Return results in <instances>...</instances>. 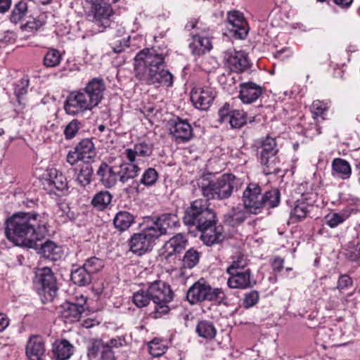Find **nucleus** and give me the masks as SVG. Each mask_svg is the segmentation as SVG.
Masks as SVG:
<instances>
[{
  "instance_id": "nucleus-62",
  "label": "nucleus",
  "mask_w": 360,
  "mask_h": 360,
  "mask_svg": "<svg viewBox=\"0 0 360 360\" xmlns=\"http://www.w3.org/2000/svg\"><path fill=\"white\" fill-rule=\"evenodd\" d=\"M283 260L281 259H276L274 262V269L280 271L283 268Z\"/></svg>"
},
{
  "instance_id": "nucleus-45",
  "label": "nucleus",
  "mask_w": 360,
  "mask_h": 360,
  "mask_svg": "<svg viewBox=\"0 0 360 360\" xmlns=\"http://www.w3.org/2000/svg\"><path fill=\"white\" fill-rule=\"evenodd\" d=\"M27 11V5L26 2L20 1L14 7L10 20L12 22L17 24L21 21L26 15Z\"/></svg>"
},
{
  "instance_id": "nucleus-26",
  "label": "nucleus",
  "mask_w": 360,
  "mask_h": 360,
  "mask_svg": "<svg viewBox=\"0 0 360 360\" xmlns=\"http://www.w3.org/2000/svg\"><path fill=\"white\" fill-rule=\"evenodd\" d=\"M45 181L51 187L53 191L55 188L57 191H63L68 189V181L66 177L56 169H51L49 172V178Z\"/></svg>"
},
{
  "instance_id": "nucleus-60",
  "label": "nucleus",
  "mask_w": 360,
  "mask_h": 360,
  "mask_svg": "<svg viewBox=\"0 0 360 360\" xmlns=\"http://www.w3.org/2000/svg\"><path fill=\"white\" fill-rule=\"evenodd\" d=\"M354 0H333V3L342 8H349Z\"/></svg>"
},
{
  "instance_id": "nucleus-35",
  "label": "nucleus",
  "mask_w": 360,
  "mask_h": 360,
  "mask_svg": "<svg viewBox=\"0 0 360 360\" xmlns=\"http://www.w3.org/2000/svg\"><path fill=\"white\" fill-rule=\"evenodd\" d=\"M281 201V193L278 188H271L262 193V209L276 207Z\"/></svg>"
},
{
  "instance_id": "nucleus-21",
  "label": "nucleus",
  "mask_w": 360,
  "mask_h": 360,
  "mask_svg": "<svg viewBox=\"0 0 360 360\" xmlns=\"http://www.w3.org/2000/svg\"><path fill=\"white\" fill-rule=\"evenodd\" d=\"M187 243L186 236L181 233H177L165 243L162 255L168 259L172 255L179 254L185 250Z\"/></svg>"
},
{
  "instance_id": "nucleus-7",
  "label": "nucleus",
  "mask_w": 360,
  "mask_h": 360,
  "mask_svg": "<svg viewBox=\"0 0 360 360\" xmlns=\"http://www.w3.org/2000/svg\"><path fill=\"white\" fill-rule=\"evenodd\" d=\"M148 288L155 304L154 317L160 318L169 311L167 304L173 300V292L170 286L162 281H155L150 283Z\"/></svg>"
},
{
  "instance_id": "nucleus-23",
  "label": "nucleus",
  "mask_w": 360,
  "mask_h": 360,
  "mask_svg": "<svg viewBox=\"0 0 360 360\" xmlns=\"http://www.w3.org/2000/svg\"><path fill=\"white\" fill-rule=\"evenodd\" d=\"M230 275L227 284L231 288L245 289L251 288L255 283L252 281L251 271L250 269H245L243 271L229 274Z\"/></svg>"
},
{
  "instance_id": "nucleus-48",
  "label": "nucleus",
  "mask_w": 360,
  "mask_h": 360,
  "mask_svg": "<svg viewBox=\"0 0 360 360\" xmlns=\"http://www.w3.org/2000/svg\"><path fill=\"white\" fill-rule=\"evenodd\" d=\"M158 174L153 168L147 169L143 174L141 179V184L150 186L153 185L158 180Z\"/></svg>"
},
{
  "instance_id": "nucleus-30",
  "label": "nucleus",
  "mask_w": 360,
  "mask_h": 360,
  "mask_svg": "<svg viewBox=\"0 0 360 360\" xmlns=\"http://www.w3.org/2000/svg\"><path fill=\"white\" fill-rule=\"evenodd\" d=\"M113 223L117 230L124 231L135 223V217L129 212L120 211L115 216Z\"/></svg>"
},
{
  "instance_id": "nucleus-50",
  "label": "nucleus",
  "mask_w": 360,
  "mask_h": 360,
  "mask_svg": "<svg viewBox=\"0 0 360 360\" xmlns=\"http://www.w3.org/2000/svg\"><path fill=\"white\" fill-rule=\"evenodd\" d=\"M80 126V122L77 120H72L65 127L64 134L67 139L74 138Z\"/></svg>"
},
{
  "instance_id": "nucleus-11",
  "label": "nucleus",
  "mask_w": 360,
  "mask_h": 360,
  "mask_svg": "<svg viewBox=\"0 0 360 360\" xmlns=\"http://www.w3.org/2000/svg\"><path fill=\"white\" fill-rule=\"evenodd\" d=\"M36 283L38 293L43 302H51L58 291L56 278L51 269L48 267L39 269L36 272Z\"/></svg>"
},
{
  "instance_id": "nucleus-37",
  "label": "nucleus",
  "mask_w": 360,
  "mask_h": 360,
  "mask_svg": "<svg viewBox=\"0 0 360 360\" xmlns=\"http://www.w3.org/2000/svg\"><path fill=\"white\" fill-rule=\"evenodd\" d=\"M93 174V167L86 163L80 167L77 174L76 181L82 187H86L91 183Z\"/></svg>"
},
{
  "instance_id": "nucleus-47",
  "label": "nucleus",
  "mask_w": 360,
  "mask_h": 360,
  "mask_svg": "<svg viewBox=\"0 0 360 360\" xmlns=\"http://www.w3.org/2000/svg\"><path fill=\"white\" fill-rule=\"evenodd\" d=\"M328 109L327 103L319 100L314 101L311 106V111L314 119L320 117L322 120H324V115L328 111Z\"/></svg>"
},
{
  "instance_id": "nucleus-27",
  "label": "nucleus",
  "mask_w": 360,
  "mask_h": 360,
  "mask_svg": "<svg viewBox=\"0 0 360 360\" xmlns=\"http://www.w3.org/2000/svg\"><path fill=\"white\" fill-rule=\"evenodd\" d=\"M189 48L193 55L200 56L210 51L212 46L208 37L196 34L193 37Z\"/></svg>"
},
{
  "instance_id": "nucleus-53",
  "label": "nucleus",
  "mask_w": 360,
  "mask_h": 360,
  "mask_svg": "<svg viewBox=\"0 0 360 360\" xmlns=\"http://www.w3.org/2000/svg\"><path fill=\"white\" fill-rule=\"evenodd\" d=\"M352 279L348 275H341L338 281L337 288L342 290L352 285Z\"/></svg>"
},
{
  "instance_id": "nucleus-29",
  "label": "nucleus",
  "mask_w": 360,
  "mask_h": 360,
  "mask_svg": "<svg viewBox=\"0 0 360 360\" xmlns=\"http://www.w3.org/2000/svg\"><path fill=\"white\" fill-rule=\"evenodd\" d=\"M73 346L66 340L56 342L53 346V356L56 360H67L73 354Z\"/></svg>"
},
{
  "instance_id": "nucleus-44",
  "label": "nucleus",
  "mask_w": 360,
  "mask_h": 360,
  "mask_svg": "<svg viewBox=\"0 0 360 360\" xmlns=\"http://www.w3.org/2000/svg\"><path fill=\"white\" fill-rule=\"evenodd\" d=\"M82 266L92 276L93 274L99 272L103 268L104 262L100 258L91 257L86 259Z\"/></svg>"
},
{
  "instance_id": "nucleus-8",
  "label": "nucleus",
  "mask_w": 360,
  "mask_h": 360,
  "mask_svg": "<svg viewBox=\"0 0 360 360\" xmlns=\"http://www.w3.org/2000/svg\"><path fill=\"white\" fill-rule=\"evenodd\" d=\"M224 292L221 289L212 288L206 281L201 278L194 283L187 291L186 298L191 304L204 301L223 300Z\"/></svg>"
},
{
  "instance_id": "nucleus-15",
  "label": "nucleus",
  "mask_w": 360,
  "mask_h": 360,
  "mask_svg": "<svg viewBox=\"0 0 360 360\" xmlns=\"http://www.w3.org/2000/svg\"><path fill=\"white\" fill-rule=\"evenodd\" d=\"M216 96L215 90L211 86L195 87L191 92V101L197 109L207 110Z\"/></svg>"
},
{
  "instance_id": "nucleus-3",
  "label": "nucleus",
  "mask_w": 360,
  "mask_h": 360,
  "mask_svg": "<svg viewBox=\"0 0 360 360\" xmlns=\"http://www.w3.org/2000/svg\"><path fill=\"white\" fill-rule=\"evenodd\" d=\"M183 221L189 229L202 232L201 238L207 245L219 243L224 239L222 228L216 226V212L209 207L207 200L193 201L184 212Z\"/></svg>"
},
{
  "instance_id": "nucleus-54",
  "label": "nucleus",
  "mask_w": 360,
  "mask_h": 360,
  "mask_svg": "<svg viewBox=\"0 0 360 360\" xmlns=\"http://www.w3.org/2000/svg\"><path fill=\"white\" fill-rule=\"evenodd\" d=\"M101 353V360H115L114 352L107 344H103Z\"/></svg>"
},
{
  "instance_id": "nucleus-33",
  "label": "nucleus",
  "mask_w": 360,
  "mask_h": 360,
  "mask_svg": "<svg viewBox=\"0 0 360 360\" xmlns=\"http://www.w3.org/2000/svg\"><path fill=\"white\" fill-rule=\"evenodd\" d=\"M246 218V211L240 207H236L224 215V222L231 226H236L242 224Z\"/></svg>"
},
{
  "instance_id": "nucleus-43",
  "label": "nucleus",
  "mask_w": 360,
  "mask_h": 360,
  "mask_svg": "<svg viewBox=\"0 0 360 360\" xmlns=\"http://www.w3.org/2000/svg\"><path fill=\"white\" fill-rule=\"evenodd\" d=\"M200 253L195 249L191 248L187 250L182 259V267L184 269H192L199 262Z\"/></svg>"
},
{
  "instance_id": "nucleus-57",
  "label": "nucleus",
  "mask_w": 360,
  "mask_h": 360,
  "mask_svg": "<svg viewBox=\"0 0 360 360\" xmlns=\"http://www.w3.org/2000/svg\"><path fill=\"white\" fill-rule=\"evenodd\" d=\"M66 161L70 165H75L79 161H82V158L79 155L77 150L74 148L73 150H70L66 157Z\"/></svg>"
},
{
  "instance_id": "nucleus-36",
  "label": "nucleus",
  "mask_w": 360,
  "mask_h": 360,
  "mask_svg": "<svg viewBox=\"0 0 360 360\" xmlns=\"http://www.w3.org/2000/svg\"><path fill=\"white\" fill-rule=\"evenodd\" d=\"M112 195L108 191H101L97 193L91 200V205L99 211L108 207L112 201Z\"/></svg>"
},
{
  "instance_id": "nucleus-24",
  "label": "nucleus",
  "mask_w": 360,
  "mask_h": 360,
  "mask_svg": "<svg viewBox=\"0 0 360 360\" xmlns=\"http://www.w3.org/2000/svg\"><path fill=\"white\" fill-rule=\"evenodd\" d=\"M262 94L261 86L253 82H244L240 84L239 98L243 103L255 102Z\"/></svg>"
},
{
  "instance_id": "nucleus-16",
  "label": "nucleus",
  "mask_w": 360,
  "mask_h": 360,
  "mask_svg": "<svg viewBox=\"0 0 360 360\" xmlns=\"http://www.w3.org/2000/svg\"><path fill=\"white\" fill-rule=\"evenodd\" d=\"M228 29L237 39H245L248 35L249 27L242 13L233 11L229 12L227 16Z\"/></svg>"
},
{
  "instance_id": "nucleus-31",
  "label": "nucleus",
  "mask_w": 360,
  "mask_h": 360,
  "mask_svg": "<svg viewBox=\"0 0 360 360\" xmlns=\"http://www.w3.org/2000/svg\"><path fill=\"white\" fill-rule=\"evenodd\" d=\"M332 174L342 179H349L351 175L349 162L341 158L334 159L332 162Z\"/></svg>"
},
{
  "instance_id": "nucleus-40",
  "label": "nucleus",
  "mask_w": 360,
  "mask_h": 360,
  "mask_svg": "<svg viewBox=\"0 0 360 360\" xmlns=\"http://www.w3.org/2000/svg\"><path fill=\"white\" fill-rule=\"evenodd\" d=\"M29 84V79L25 77L18 81L14 85V94L19 105H25V96L28 92Z\"/></svg>"
},
{
  "instance_id": "nucleus-5",
  "label": "nucleus",
  "mask_w": 360,
  "mask_h": 360,
  "mask_svg": "<svg viewBox=\"0 0 360 360\" xmlns=\"http://www.w3.org/2000/svg\"><path fill=\"white\" fill-rule=\"evenodd\" d=\"M105 90L104 80L96 77L89 81L84 88L70 91L64 103L66 113L77 116L91 110L103 100Z\"/></svg>"
},
{
  "instance_id": "nucleus-55",
  "label": "nucleus",
  "mask_w": 360,
  "mask_h": 360,
  "mask_svg": "<svg viewBox=\"0 0 360 360\" xmlns=\"http://www.w3.org/2000/svg\"><path fill=\"white\" fill-rule=\"evenodd\" d=\"M105 344H107L110 348L112 349L124 347L127 343L125 338L121 336L112 338L109 342H105Z\"/></svg>"
},
{
  "instance_id": "nucleus-10",
  "label": "nucleus",
  "mask_w": 360,
  "mask_h": 360,
  "mask_svg": "<svg viewBox=\"0 0 360 360\" xmlns=\"http://www.w3.org/2000/svg\"><path fill=\"white\" fill-rule=\"evenodd\" d=\"M86 2L91 4L87 15L89 20L98 27L99 32L103 31L110 26V18L114 15L111 5L104 0H86Z\"/></svg>"
},
{
  "instance_id": "nucleus-42",
  "label": "nucleus",
  "mask_w": 360,
  "mask_h": 360,
  "mask_svg": "<svg viewBox=\"0 0 360 360\" xmlns=\"http://www.w3.org/2000/svg\"><path fill=\"white\" fill-rule=\"evenodd\" d=\"M132 299L136 307L139 308L146 307L152 300L150 293H149V288L146 290L141 289L134 292Z\"/></svg>"
},
{
  "instance_id": "nucleus-4",
  "label": "nucleus",
  "mask_w": 360,
  "mask_h": 360,
  "mask_svg": "<svg viewBox=\"0 0 360 360\" xmlns=\"http://www.w3.org/2000/svg\"><path fill=\"white\" fill-rule=\"evenodd\" d=\"M135 77L148 84L172 86L173 75L165 69V56L157 49H145L134 58Z\"/></svg>"
},
{
  "instance_id": "nucleus-9",
  "label": "nucleus",
  "mask_w": 360,
  "mask_h": 360,
  "mask_svg": "<svg viewBox=\"0 0 360 360\" xmlns=\"http://www.w3.org/2000/svg\"><path fill=\"white\" fill-rule=\"evenodd\" d=\"M277 153L278 148L274 139L266 136L261 141V146L258 148V154L260 163L263 166V172L266 175L279 173Z\"/></svg>"
},
{
  "instance_id": "nucleus-20",
  "label": "nucleus",
  "mask_w": 360,
  "mask_h": 360,
  "mask_svg": "<svg viewBox=\"0 0 360 360\" xmlns=\"http://www.w3.org/2000/svg\"><path fill=\"white\" fill-rule=\"evenodd\" d=\"M45 342L42 337L32 335L27 340L25 354L29 360H43L45 355Z\"/></svg>"
},
{
  "instance_id": "nucleus-22",
  "label": "nucleus",
  "mask_w": 360,
  "mask_h": 360,
  "mask_svg": "<svg viewBox=\"0 0 360 360\" xmlns=\"http://www.w3.org/2000/svg\"><path fill=\"white\" fill-rule=\"evenodd\" d=\"M169 131L178 143L188 141L193 136V129L188 122L179 120L170 124Z\"/></svg>"
},
{
  "instance_id": "nucleus-39",
  "label": "nucleus",
  "mask_w": 360,
  "mask_h": 360,
  "mask_svg": "<svg viewBox=\"0 0 360 360\" xmlns=\"http://www.w3.org/2000/svg\"><path fill=\"white\" fill-rule=\"evenodd\" d=\"M196 332L199 336L212 340L215 337L217 330L212 323L208 321H201L196 326Z\"/></svg>"
},
{
  "instance_id": "nucleus-46",
  "label": "nucleus",
  "mask_w": 360,
  "mask_h": 360,
  "mask_svg": "<svg viewBox=\"0 0 360 360\" xmlns=\"http://www.w3.org/2000/svg\"><path fill=\"white\" fill-rule=\"evenodd\" d=\"M248 264L247 258L244 255H239L233 260L231 264L227 268V273L243 271Z\"/></svg>"
},
{
  "instance_id": "nucleus-49",
  "label": "nucleus",
  "mask_w": 360,
  "mask_h": 360,
  "mask_svg": "<svg viewBox=\"0 0 360 360\" xmlns=\"http://www.w3.org/2000/svg\"><path fill=\"white\" fill-rule=\"evenodd\" d=\"M148 349L150 354L155 357L160 356L165 354L167 350V347L165 345L156 340L150 342Z\"/></svg>"
},
{
  "instance_id": "nucleus-59",
  "label": "nucleus",
  "mask_w": 360,
  "mask_h": 360,
  "mask_svg": "<svg viewBox=\"0 0 360 360\" xmlns=\"http://www.w3.org/2000/svg\"><path fill=\"white\" fill-rule=\"evenodd\" d=\"M9 320L6 314L0 313V333L4 331L8 326Z\"/></svg>"
},
{
  "instance_id": "nucleus-6",
  "label": "nucleus",
  "mask_w": 360,
  "mask_h": 360,
  "mask_svg": "<svg viewBox=\"0 0 360 360\" xmlns=\"http://www.w3.org/2000/svg\"><path fill=\"white\" fill-rule=\"evenodd\" d=\"M198 184L207 200H224L232 195L234 189L238 188L240 179L232 174H224L216 180L202 177L199 179Z\"/></svg>"
},
{
  "instance_id": "nucleus-41",
  "label": "nucleus",
  "mask_w": 360,
  "mask_h": 360,
  "mask_svg": "<svg viewBox=\"0 0 360 360\" xmlns=\"http://www.w3.org/2000/svg\"><path fill=\"white\" fill-rule=\"evenodd\" d=\"M62 56L60 51L56 49H49L45 54L43 63L47 68H55L61 61Z\"/></svg>"
},
{
  "instance_id": "nucleus-61",
  "label": "nucleus",
  "mask_w": 360,
  "mask_h": 360,
  "mask_svg": "<svg viewBox=\"0 0 360 360\" xmlns=\"http://www.w3.org/2000/svg\"><path fill=\"white\" fill-rule=\"evenodd\" d=\"M11 5V0H0V13L7 11Z\"/></svg>"
},
{
  "instance_id": "nucleus-13",
  "label": "nucleus",
  "mask_w": 360,
  "mask_h": 360,
  "mask_svg": "<svg viewBox=\"0 0 360 360\" xmlns=\"http://www.w3.org/2000/svg\"><path fill=\"white\" fill-rule=\"evenodd\" d=\"M242 201L245 209L250 213H260L262 210L261 187L257 184H249L243 191Z\"/></svg>"
},
{
  "instance_id": "nucleus-51",
  "label": "nucleus",
  "mask_w": 360,
  "mask_h": 360,
  "mask_svg": "<svg viewBox=\"0 0 360 360\" xmlns=\"http://www.w3.org/2000/svg\"><path fill=\"white\" fill-rule=\"evenodd\" d=\"M104 342L101 340H95L88 348V356L90 359L96 358L101 353Z\"/></svg>"
},
{
  "instance_id": "nucleus-56",
  "label": "nucleus",
  "mask_w": 360,
  "mask_h": 360,
  "mask_svg": "<svg viewBox=\"0 0 360 360\" xmlns=\"http://www.w3.org/2000/svg\"><path fill=\"white\" fill-rule=\"evenodd\" d=\"M319 335L321 337V339L326 341H331L334 342L335 340V335L333 333V329L329 328H324L319 331Z\"/></svg>"
},
{
  "instance_id": "nucleus-28",
  "label": "nucleus",
  "mask_w": 360,
  "mask_h": 360,
  "mask_svg": "<svg viewBox=\"0 0 360 360\" xmlns=\"http://www.w3.org/2000/svg\"><path fill=\"white\" fill-rule=\"evenodd\" d=\"M75 148L84 163L89 162L96 156L94 145L89 139H82Z\"/></svg>"
},
{
  "instance_id": "nucleus-25",
  "label": "nucleus",
  "mask_w": 360,
  "mask_h": 360,
  "mask_svg": "<svg viewBox=\"0 0 360 360\" xmlns=\"http://www.w3.org/2000/svg\"><path fill=\"white\" fill-rule=\"evenodd\" d=\"M312 195L313 193H302V198L297 200V204L290 212V219L293 223L306 217L310 204L307 201L311 199Z\"/></svg>"
},
{
  "instance_id": "nucleus-64",
  "label": "nucleus",
  "mask_w": 360,
  "mask_h": 360,
  "mask_svg": "<svg viewBox=\"0 0 360 360\" xmlns=\"http://www.w3.org/2000/svg\"><path fill=\"white\" fill-rule=\"evenodd\" d=\"M98 129L99 130L100 132H103L105 131V127L103 124H100L98 127Z\"/></svg>"
},
{
  "instance_id": "nucleus-2",
  "label": "nucleus",
  "mask_w": 360,
  "mask_h": 360,
  "mask_svg": "<svg viewBox=\"0 0 360 360\" xmlns=\"http://www.w3.org/2000/svg\"><path fill=\"white\" fill-rule=\"evenodd\" d=\"M44 217L34 212H18L6 220V238L15 245L34 248L47 233Z\"/></svg>"
},
{
  "instance_id": "nucleus-1",
  "label": "nucleus",
  "mask_w": 360,
  "mask_h": 360,
  "mask_svg": "<svg viewBox=\"0 0 360 360\" xmlns=\"http://www.w3.org/2000/svg\"><path fill=\"white\" fill-rule=\"evenodd\" d=\"M152 153L150 145L144 142L135 144L133 148H127L123 153L127 161L114 165L102 162L96 170L98 180L106 188H114L118 183L124 185L138 176L141 158H148Z\"/></svg>"
},
{
  "instance_id": "nucleus-14",
  "label": "nucleus",
  "mask_w": 360,
  "mask_h": 360,
  "mask_svg": "<svg viewBox=\"0 0 360 360\" xmlns=\"http://www.w3.org/2000/svg\"><path fill=\"white\" fill-rule=\"evenodd\" d=\"M157 238L166 235L169 229L179 226V220L174 214H162L145 221Z\"/></svg>"
},
{
  "instance_id": "nucleus-52",
  "label": "nucleus",
  "mask_w": 360,
  "mask_h": 360,
  "mask_svg": "<svg viewBox=\"0 0 360 360\" xmlns=\"http://www.w3.org/2000/svg\"><path fill=\"white\" fill-rule=\"evenodd\" d=\"M259 294L256 290L245 294L243 304L245 308L248 309L255 306L259 301Z\"/></svg>"
},
{
  "instance_id": "nucleus-58",
  "label": "nucleus",
  "mask_w": 360,
  "mask_h": 360,
  "mask_svg": "<svg viewBox=\"0 0 360 360\" xmlns=\"http://www.w3.org/2000/svg\"><path fill=\"white\" fill-rule=\"evenodd\" d=\"M349 257L352 261L360 259V241L356 245L351 248L348 252Z\"/></svg>"
},
{
  "instance_id": "nucleus-38",
  "label": "nucleus",
  "mask_w": 360,
  "mask_h": 360,
  "mask_svg": "<svg viewBox=\"0 0 360 360\" xmlns=\"http://www.w3.org/2000/svg\"><path fill=\"white\" fill-rule=\"evenodd\" d=\"M349 216L350 212L347 210H342L339 212H331L325 217V224L330 228H335L342 224Z\"/></svg>"
},
{
  "instance_id": "nucleus-19",
  "label": "nucleus",
  "mask_w": 360,
  "mask_h": 360,
  "mask_svg": "<svg viewBox=\"0 0 360 360\" xmlns=\"http://www.w3.org/2000/svg\"><path fill=\"white\" fill-rule=\"evenodd\" d=\"M225 59L226 65L233 72H243L250 66L248 55L243 51L227 52Z\"/></svg>"
},
{
  "instance_id": "nucleus-12",
  "label": "nucleus",
  "mask_w": 360,
  "mask_h": 360,
  "mask_svg": "<svg viewBox=\"0 0 360 360\" xmlns=\"http://www.w3.org/2000/svg\"><path fill=\"white\" fill-rule=\"evenodd\" d=\"M157 239L150 229L144 222L141 231L131 236L129 240L130 250L135 254L142 255L152 249Z\"/></svg>"
},
{
  "instance_id": "nucleus-63",
  "label": "nucleus",
  "mask_w": 360,
  "mask_h": 360,
  "mask_svg": "<svg viewBox=\"0 0 360 360\" xmlns=\"http://www.w3.org/2000/svg\"><path fill=\"white\" fill-rule=\"evenodd\" d=\"M197 23H198V21L196 20L193 19V20L189 21L186 25V28L188 30H190L191 29H194L195 27H196Z\"/></svg>"
},
{
  "instance_id": "nucleus-17",
  "label": "nucleus",
  "mask_w": 360,
  "mask_h": 360,
  "mask_svg": "<svg viewBox=\"0 0 360 360\" xmlns=\"http://www.w3.org/2000/svg\"><path fill=\"white\" fill-rule=\"evenodd\" d=\"M86 298L82 295L77 302H65L61 306L60 314L66 323L79 321L85 310Z\"/></svg>"
},
{
  "instance_id": "nucleus-34",
  "label": "nucleus",
  "mask_w": 360,
  "mask_h": 360,
  "mask_svg": "<svg viewBox=\"0 0 360 360\" xmlns=\"http://www.w3.org/2000/svg\"><path fill=\"white\" fill-rule=\"evenodd\" d=\"M71 281L79 286H86L91 283L92 276L82 266L72 270Z\"/></svg>"
},
{
  "instance_id": "nucleus-18",
  "label": "nucleus",
  "mask_w": 360,
  "mask_h": 360,
  "mask_svg": "<svg viewBox=\"0 0 360 360\" xmlns=\"http://www.w3.org/2000/svg\"><path fill=\"white\" fill-rule=\"evenodd\" d=\"M219 122H229L231 128L240 129L247 122L246 115L244 112L239 110H230V105L226 103L219 110Z\"/></svg>"
},
{
  "instance_id": "nucleus-32",
  "label": "nucleus",
  "mask_w": 360,
  "mask_h": 360,
  "mask_svg": "<svg viewBox=\"0 0 360 360\" xmlns=\"http://www.w3.org/2000/svg\"><path fill=\"white\" fill-rule=\"evenodd\" d=\"M39 252L44 258L56 261L60 258L62 250L61 248L54 242L47 240L41 245Z\"/></svg>"
}]
</instances>
